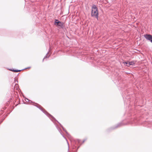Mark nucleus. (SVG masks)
Segmentation results:
<instances>
[{
    "mask_svg": "<svg viewBox=\"0 0 152 152\" xmlns=\"http://www.w3.org/2000/svg\"><path fill=\"white\" fill-rule=\"evenodd\" d=\"M91 9V16L94 18H95L98 19V18L99 13L97 7L94 4L92 6Z\"/></svg>",
    "mask_w": 152,
    "mask_h": 152,
    "instance_id": "nucleus-1",
    "label": "nucleus"
},
{
    "mask_svg": "<svg viewBox=\"0 0 152 152\" xmlns=\"http://www.w3.org/2000/svg\"><path fill=\"white\" fill-rule=\"evenodd\" d=\"M54 24L55 25L58 26L59 28H62L64 27V23L57 19H55Z\"/></svg>",
    "mask_w": 152,
    "mask_h": 152,
    "instance_id": "nucleus-2",
    "label": "nucleus"
},
{
    "mask_svg": "<svg viewBox=\"0 0 152 152\" xmlns=\"http://www.w3.org/2000/svg\"><path fill=\"white\" fill-rule=\"evenodd\" d=\"M37 105H36L38 108H39L40 110H41L46 115L48 116V117L50 116H51L52 118H53V116H52L51 115L48 113L44 109H43V108H42V107H41V106L38 104H37Z\"/></svg>",
    "mask_w": 152,
    "mask_h": 152,
    "instance_id": "nucleus-3",
    "label": "nucleus"
},
{
    "mask_svg": "<svg viewBox=\"0 0 152 152\" xmlns=\"http://www.w3.org/2000/svg\"><path fill=\"white\" fill-rule=\"evenodd\" d=\"M144 37L152 43V36L150 34H146L144 35Z\"/></svg>",
    "mask_w": 152,
    "mask_h": 152,
    "instance_id": "nucleus-4",
    "label": "nucleus"
},
{
    "mask_svg": "<svg viewBox=\"0 0 152 152\" xmlns=\"http://www.w3.org/2000/svg\"><path fill=\"white\" fill-rule=\"evenodd\" d=\"M58 130L59 131V132H60V134H61L62 136L65 139H66L67 142V144H68V151H69V144L67 141V140H66V137L64 136V135L62 134V133H61V130L59 129H58Z\"/></svg>",
    "mask_w": 152,
    "mask_h": 152,
    "instance_id": "nucleus-5",
    "label": "nucleus"
},
{
    "mask_svg": "<svg viewBox=\"0 0 152 152\" xmlns=\"http://www.w3.org/2000/svg\"><path fill=\"white\" fill-rule=\"evenodd\" d=\"M60 126H61V127L63 129V130L64 131V132H65L66 133V134L67 135V136L68 137H69L70 135V134H69V133L67 132V131H66V129H65L64 127H63V126L61 125V124H60Z\"/></svg>",
    "mask_w": 152,
    "mask_h": 152,
    "instance_id": "nucleus-6",
    "label": "nucleus"
},
{
    "mask_svg": "<svg viewBox=\"0 0 152 152\" xmlns=\"http://www.w3.org/2000/svg\"><path fill=\"white\" fill-rule=\"evenodd\" d=\"M135 64V63L134 62V61L129 62V64L127 65L126 66H129L130 65H134Z\"/></svg>",
    "mask_w": 152,
    "mask_h": 152,
    "instance_id": "nucleus-7",
    "label": "nucleus"
},
{
    "mask_svg": "<svg viewBox=\"0 0 152 152\" xmlns=\"http://www.w3.org/2000/svg\"><path fill=\"white\" fill-rule=\"evenodd\" d=\"M10 70L11 71H12L14 72H19L21 70H15V69H10Z\"/></svg>",
    "mask_w": 152,
    "mask_h": 152,
    "instance_id": "nucleus-8",
    "label": "nucleus"
},
{
    "mask_svg": "<svg viewBox=\"0 0 152 152\" xmlns=\"http://www.w3.org/2000/svg\"><path fill=\"white\" fill-rule=\"evenodd\" d=\"M122 125V124L119 123L116 126H115V128H116L118 127H120V126H121Z\"/></svg>",
    "mask_w": 152,
    "mask_h": 152,
    "instance_id": "nucleus-9",
    "label": "nucleus"
},
{
    "mask_svg": "<svg viewBox=\"0 0 152 152\" xmlns=\"http://www.w3.org/2000/svg\"><path fill=\"white\" fill-rule=\"evenodd\" d=\"M48 53H49L48 52V53H47V54H46V56H45L44 58L43 59V61H44V59H45V58H48V57H49V56H50V55H49L48 56Z\"/></svg>",
    "mask_w": 152,
    "mask_h": 152,
    "instance_id": "nucleus-10",
    "label": "nucleus"
},
{
    "mask_svg": "<svg viewBox=\"0 0 152 152\" xmlns=\"http://www.w3.org/2000/svg\"><path fill=\"white\" fill-rule=\"evenodd\" d=\"M129 62H123V63L125 65H128L129 64Z\"/></svg>",
    "mask_w": 152,
    "mask_h": 152,
    "instance_id": "nucleus-11",
    "label": "nucleus"
},
{
    "mask_svg": "<svg viewBox=\"0 0 152 152\" xmlns=\"http://www.w3.org/2000/svg\"><path fill=\"white\" fill-rule=\"evenodd\" d=\"M25 100L26 101V102H29V100L27 98H26L25 99Z\"/></svg>",
    "mask_w": 152,
    "mask_h": 152,
    "instance_id": "nucleus-12",
    "label": "nucleus"
},
{
    "mask_svg": "<svg viewBox=\"0 0 152 152\" xmlns=\"http://www.w3.org/2000/svg\"><path fill=\"white\" fill-rule=\"evenodd\" d=\"M77 141L78 143H79L80 142V140H77Z\"/></svg>",
    "mask_w": 152,
    "mask_h": 152,
    "instance_id": "nucleus-13",
    "label": "nucleus"
},
{
    "mask_svg": "<svg viewBox=\"0 0 152 152\" xmlns=\"http://www.w3.org/2000/svg\"><path fill=\"white\" fill-rule=\"evenodd\" d=\"M16 86V87H17L18 86V85L17 84H15V85Z\"/></svg>",
    "mask_w": 152,
    "mask_h": 152,
    "instance_id": "nucleus-14",
    "label": "nucleus"
},
{
    "mask_svg": "<svg viewBox=\"0 0 152 152\" xmlns=\"http://www.w3.org/2000/svg\"><path fill=\"white\" fill-rule=\"evenodd\" d=\"M85 140H84L83 141V143L85 142Z\"/></svg>",
    "mask_w": 152,
    "mask_h": 152,
    "instance_id": "nucleus-15",
    "label": "nucleus"
},
{
    "mask_svg": "<svg viewBox=\"0 0 152 152\" xmlns=\"http://www.w3.org/2000/svg\"><path fill=\"white\" fill-rule=\"evenodd\" d=\"M16 88V87H14V88L15 89Z\"/></svg>",
    "mask_w": 152,
    "mask_h": 152,
    "instance_id": "nucleus-16",
    "label": "nucleus"
},
{
    "mask_svg": "<svg viewBox=\"0 0 152 152\" xmlns=\"http://www.w3.org/2000/svg\"><path fill=\"white\" fill-rule=\"evenodd\" d=\"M2 122H3V121H2L1 122V123H2Z\"/></svg>",
    "mask_w": 152,
    "mask_h": 152,
    "instance_id": "nucleus-17",
    "label": "nucleus"
},
{
    "mask_svg": "<svg viewBox=\"0 0 152 152\" xmlns=\"http://www.w3.org/2000/svg\"><path fill=\"white\" fill-rule=\"evenodd\" d=\"M2 122H3V121H2L1 122V123H2Z\"/></svg>",
    "mask_w": 152,
    "mask_h": 152,
    "instance_id": "nucleus-18",
    "label": "nucleus"
},
{
    "mask_svg": "<svg viewBox=\"0 0 152 152\" xmlns=\"http://www.w3.org/2000/svg\"><path fill=\"white\" fill-rule=\"evenodd\" d=\"M2 122H3V121H2L1 122V123H2Z\"/></svg>",
    "mask_w": 152,
    "mask_h": 152,
    "instance_id": "nucleus-19",
    "label": "nucleus"
}]
</instances>
